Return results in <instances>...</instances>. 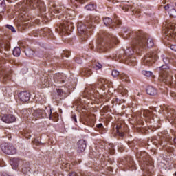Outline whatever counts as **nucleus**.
<instances>
[{
  "label": "nucleus",
  "instance_id": "f257e3e1",
  "mask_svg": "<svg viewBox=\"0 0 176 176\" xmlns=\"http://www.w3.org/2000/svg\"><path fill=\"white\" fill-rule=\"evenodd\" d=\"M155 45L153 43V38H151L149 35L144 33L142 30H138L136 32L135 37L133 39L132 45L125 52L128 58L126 60V63H129L131 65H135L137 64L134 58L130 57L133 56L134 53H138V52H142L146 47H153Z\"/></svg>",
  "mask_w": 176,
  "mask_h": 176
},
{
  "label": "nucleus",
  "instance_id": "f03ea898",
  "mask_svg": "<svg viewBox=\"0 0 176 176\" xmlns=\"http://www.w3.org/2000/svg\"><path fill=\"white\" fill-rule=\"evenodd\" d=\"M50 6L52 8V10L54 13H61V14L58 16V19L62 20L63 23L59 25L60 31L65 34H69L74 28V25L72 22H71L72 16L69 15V12L67 11L68 9L64 6H56L54 3L50 4Z\"/></svg>",
  "mask_w": 176,
  "mask_h": 176
},
{
  "label": "nucleus",
  "instance_id": "7ed1b4c3",
  "mask_svg": "<svg viewBox=\"0 0 176 176\" xmlns=\"http://www.w3.org/2000/svg\"><path fill=\"white\" fill-rule=\"evenodd\" d=\"M118 43H119L118 38L109 33L106 34L104 38L100 37L98 39V47L100 52H107Z\"/></svg>",
  "mask_w": 176,
  "mask_h": 176
},
{
  "label": "nucleus",
  "instance_id": "20e7f679",
  "mask_svg": "<svg viewBox=\"0 0 176 176\" xmlns=\"http://www.w3.org/2000/svg\"><path fill=\"white\" fill-rule=\"evenodd\" d=\"M161 57L166 65L159 67L160 75L159 79L160 82H164V83H166V85H170V83H173V79H174L173 76L170 74V67L167 66V64L170 63V58L164 54L162 55Z\"/></svg>",
  "mask_w": 176,
  "mask_h": 176
},
{
  "label": "nucleus",
  "instance_id": "39448f33",
  "mask_svg": "<svg viewBox=\"0 0 176 176\" xmlns=\"http://www.w3.org/2000/svg\"><path fill=\"white\" fill-rule=\"evenodd\" d=\"M137 157L139 159V164L142 171H146L149 173L152 168H153V165H152V159L149 157V155L145 151L138 153L137 154Z\"/></svg>",
  "mask_w": 176,
  "mask_h": 176
},
{
  "label": "nucleus",
  "instance_id": "423d86ee",
  "mask_svg": "<svg viewBox=\"0 0 176 176\" xmlns=\"http://www.w3.org/2000/svg\"><path fill=\"white\" fill-rule=\"evenodd\" d=\"M23 7L25 8L24 12L27 9H35V8H39L41 12H46L45 4L41 0H24Z\"/></svg>",
  "mask_w": 176,
  "mask_h": 176
},
{
  "label": "nucleus",
  "instance_id": "0eeeda50",
  "mask_svg": "<svg viewBox=\"0 0 176 176\" xmlns=\"http://www.w3.org/2000/svg\"><path fill=\"white\" fill-rule=\"evenodd\" d=\"M165 30L164 36L168 41H173L176 39V24L174 23L165 22L163 25Z\"/></svg>",
  "mask_w": 176,
  "mask_h": 176
},
{
  "label": "nucleus",
  "instance_id": "6e6552de",
  "mask_svg": "<svg viewBox=\"0 0 176 176\" xmlns=\"http://www.w3.org/2000/svg\"><path fill=\"white\" fill-rule=\"evenodd\" d=\"M77 30L80 41L86 42V41H87V38H89V35H90V33L87 32L86 25L82 22H79L77 25Z\"/></svg>",
  "mask_w": 176,
  "mask_h": 176
},
{
  "label": "nucleus",
  "instance_id": "1a4fd4ad",
  "mask_svg": "<svg viewBox=\"0 0 176 176\" xmlns=\"http://www.w3.org/2000/svg\"><path fill=\"white\" fill-rule=\"evenodd\" d=\"M156 60H157V54L156 52H153L145 56L142 61L144 65H152Z\"/></svg>",
  "mask_w": 176,
  "mask_h": 176
},
{
  "label": "nucleus",
  "instance_id": "9d476101",
  "mask_svg": "<svg viewBox=\"0 0 176 176\" xmlns=\"http://www.w3.org/2000/svg\"><path fill=\"white\" fill-rule=\"evenodd\" d=\"M1 150L6 155H16V148H14L12 144H3L1 146Z\"/></svg>",
  "mask_w": 176,
  "mask_h": 176
},
{
  "label": "nucleus",
  "instance_id": "9b49d317",
  "mask_svg": "<svg viewBox=\"0 0 176 176\" xmlns=\"http://www.w3.org/2000/svg\"><path fill=\"white\" fill-rule=\"evenodd\" d=\"M98 23H100L98 16H89L87 19V25L89 29L96 27V24H98Z\"/></svg>",
  "mask_w": 176,
  "mask_h": 176
},
{
  "label": "nucleus",
  "instance_id": "f8f14e48",
  "mask_svg": "<svg viewBox=\"0 0 176 176\" xmlns=\"http://www.w3.org/2000/svg\"><path fill=\"white\" fill-rule=\"evenodd\" d=\"M19 98L22 102H27L31 98V94L28 91H21L19 94Z\"/></svg>",
  "mask_w": 176,
  "mask_h": 176
},
{
  "label": "nucleus",
  "instance_id": "ddd939ff",
  "mask_svg": "<svg viewBox=\"0 0 176 176\" xmlns=\"http://www.w3.org/2000/svg\"><path fill=\"white\" fill-rule=\"evenodd\" d=\"M1 120L4 122V123H13L14 122H16V117L12 114L3 115Z\"/></svg>",
  "mask_w": 176,
  "mask_h": 176
},
{
  "label": "nucleus",
  "instance_id": "4468645a",
  "mask_svg": "<svg viewBox=\"0 0 176 176\" xmlns=\"http://www.w3.org/2000/svg\"><path fill=\"white\" fill-rule=\"evenodd\" d=\"M54 82L58 85H60V83H64V82H65V76L60 73L55 74L54 76Z\"/></svg>",
  "mask_w": 176,
  "mask_h": 176
},
{
  "label": "nucleus",
  "instance_id": "2eb2a0df",
  "mask_svg": "<svg viewBox=\"0 0 176 176\" xmlns=\"http://www.w3.org/2000/svg\"><path fill=\"white\" fill-rule=\"evenodd\" d=\"M47 115V113H46V111H45V110H42L41 109H38L37 110H35L33 113V116H34V118H38V119L41 118H45V116H46Z\"/></svg>",
  "mask_w": 176,
  "mask_h": 176
},
{
  "label": "nucleus",
  "instance_id": "dca6fc26",
  "mask_svg": "<svg viewBox=\"0 0 176 176\" xmlns=\"http://www.w3.org/2000/svg\"><path fill=\"white\" fill-rule=\"evenodd\" d=\"M20 163H23V161L19 158H12L10 161V164L13 170H17L19 168V165Z\"/></svg>",
  "mask_w": 176,
  "mask_h": 176
},
{
  "label": "nucleus",
  "instance_id": "f3484780",
  "mask_svg": "<svg viewBox=\"0 0 176 176\" xmlns=\"http://www.w3.org/2000/svg\"><path fill=\"white\" fill-rule=\"evenodd\" d=\"M126 162H127V166L129 170H131L132 171L134 170H137V167L135 166V163L134 162V160H133V158L128 157L126 160Z\"/></svg>",
  "mask_w": 176,
  "mask_h": 176
},
{
  "label": "nucleus",
  "instance_id": "a211bd4d",
  "mask_svg": "<svg viewBox=\"0 0 176 176\" xmlns=\"http://www.w3.org/2000/svg\"><path fill=\"white\" fill-rule=\"evenodd\" d=\"M78 152H85L86 149V141L80 140L78 142Z\"/></svg>",
  "mask_w": 176,
  "mask_h": 176
},
{
  "label": "nucleus",
  "instance_id": "6ab92c4d",
  "mask_svg": "<svg viewBox=\"0 0 176 176\" xmlns=\"http://www.w3.org/2000/svg\"><path fill=\"white\" fill-rule=\"evenodd\" d=\"M104 23L105 24L106 27H110V28H113L115 25L112 22V19L109 17H106L103 19Z\"/></svg>",
  "mask_w": 176,
  "mask_h": 176
},
{
  "label": "nucleus",
  "instance_id": "aec40b11",
  "mask_svg": "<svg viewBox=\"0 0 176 176\" xmlns=\"http://www.w3.org/2000/svg\"><path fill=\"white\" fill-rule=\"evenodd\" d=\"M30 170H31L30 162H24L22 165V173H23V174H27Z\"/></svg>",
  "mask_w": 176,
  "mask_h": 176
},
{
  "label": "nucleus",
  "instance_id": "412c9836",
  "mask_svg": "<svg viewBox=\"0 0 176 176\" xmlns=\"http://www.w3.org/2000/svg\"><path fill=\"white\" fill-rule=\"evenodd\" d=\"M146 93L147 94H149V96H155V94H157V91L155 89V87L148 86L146 89Z\"/></svg>",
  "mask_w": 176,
  "mask_h": 176
},
{
  "label": "nucleus",
  "instance_id": "4be33fe9",
  "mask_svg": "<svg viewBox=\"0 0 176 176\" xmlns=\"http://www.w3.org/2000/svg\"><path fill=\"white\" fill-rule=\"evenodd\" d=\"M91 74H93V72L91 71V69H90V68H85L81 72L82 76L89 77V76H90V75H91Z\"/></svg>",
  "mask_w": 176,
  "mask_h": 176
},
{
  "label": "nucleus",
  "instance_id": "5701e85b",
  "mask_svg": "<svg viewBox=\"0 0 176 176\" xmlns=\"http://www.w3.org/2000/svg\"><path fill=\"white\" fill-rule=\"evenodd\" d=\"M9 79H10V77H9L6 73H4L3 72H1L0 82L5 83V82H6V80H9Z\"/></svg>",
  "mask_w": 176,
  "mask_h": 176
},
{
  "label": "nucleus",
  "instance_id": "b1692460",
  "mask_svg": "<svg viewBox=\"0 0 176 176\" xmlns=\"http://www.w3.org/2000/svg\"><path fill=\"white\" fill-rule=\"evenodd\" d=\"M56 91H57V94H58V97H60V100H63L67 97L65 92H64V91H63V89H57Z\"/></svg>",
  "mask_w": 176,
  "mask_h": 176
},
{
  "label": "nucleus",
  "instance_id": "393cba45",
  "mask_svg": "<svg viewBox=\"0 0 176 176\" xmlns=\"http://www.w3.org/2000/svg\"><path fill=\"white\" fill-rule=\"evenodd\" d=\"M120 79H121L122 82H126V83H130V78L124 73L120 74Z\"/></svg>",
  "mask_w": 176,
  "mask_h": 176
},
{
  "label": "nucleus",
  "instance_id": "a878e982",
  "mask_svg": "<svg viewBox=\"0 0 176 176\" xmlns=\"http://www.w3.org/2000/svg\"><path fill=\"white\" fill-rule=\"evenodd\" d=\"M20 54H21V50L20 49V47H14L13 50V56H14V57H19Z\"/></svg>",
  "mask_w": 176,
  "mask_h": 176
},
{
  "label": "nucleus",
  "instance_id": "bb28decb",
  "mask_svg": "<svg viewBox=\"0 0 176 176\" xmlns=\"http://www.w3.org/2000/svg\"><path fill=\"white\" fill-rule=\"evenodd\" d=\"M6 9V3H5V0H0V13H3Z\"/></svg>",
  "mask_w": 176,
  "mask_h": 176
},
{
  "label": "nucleus",
  "instance_id": "cd10ccee",
  "mask_svg": "<svg viewBox=\"0 0 176 176\" xmlns=\"http://www.w3.org/2000/svg\"><path fill=\"white\" fill-rule=\"evenodd\" d=\"M25 54L28 57H34V54H35V52L31 49H26L25 50Z\"/></svg>",
  "mask_w": 176,
  "mask_h": 176
},
{
  "label": "nucleus",
  "instance_id": "c85d7f7f",
  "mask_svg": "<svg viewBox=\"0 0 176 176\" xmlns=\"http://www.w3.org/2000/svg\"><path fill=\"white\" fill-rule=\"evenodd\" d=\"M124 34H122V36L124 39L127 38V37L131 34V30L129 28H126L124 30Z\"/></svg>",
  "mask_w": 176,
  "mask_h": 176
},
{
  "label": "nucleus",
  "instance_id": "c756f323",
  "mask_svg": "<svg viewBox=\"0 0 176 176\" xmlns=\"http://www.w3.org/2000/svg\"><path fill=\"white\" fill-rule=\"evenodd\" d=\"M143 116L144 118H148V119H151V118H152V112L149 111L148 110H144L143 111Z\"/></svg>",
  "mask_w": 176,
  "mask_h": 176
},
{
  "label": "nucleus",
  "instance_id": "7c9ffc66",
  "mask_svg": "<svg viewBox=\"0 0 176 176\" xmlns=\"http://www.w3.org/2000/svg\"><path fill=\"white\" fill-rule=\"evenodd\" d=\"M112 102H113V104H115L116 105H118V104L120 105L122 102H124V100H119V98H116L113 99Z\"/></svg>",
  "mask_w": 176,
  "mask_h": 176
},
{
  "label": "nucleus",
  "instance_id": "2f4dec72",
  "mask_svg": "<svg viewBox=\"0 0 176 176\" xmlns=\"http://www.w3.org/2000/svg\"><path fill=\"white\" fill-rule=\"evenodd\" d=\"M85 10H89V11L94 10V9H96V6H94V3L89 4L85 7Z\"/></svg>",
  "mask_w": 176,
  "mask_h": 176
},
{
  "label": "nucleus",
  "instance_id": "473e14b6",
  "mask_svg": "<svg viewBox=\"0 0 176 176\" xmlns=\"http://www.w3.org/2000/svg\"><path fill=\"white\" fill-rule=\"evenodd\" d=\"M116 130H117V133H118V135H120V137H123V135H124V133H123V131H122L121 126L118 125L116 127Z\"/></svg>",
  "mask_w": 176,
  "mask_h": 176
},
{
  "label": "nucleus",
  "instance_id": "72a5a7b5",
  "mask_svg": "<svg viewBox=\"0 0 176 176\" xmlns=\"http://www.w3.org/2000/svg\"><path fill=\"white\" fill-rule=\"evenodd\" d=\"M94 68H96V69H100V68H102V65L98 62H95L93 64Z\"/></svg>",
  "mask_w": 176,
  "mask_h": 176
},
{
  "label": "nucleus",
  "instance_id": "f704fd0d",
  "mask_svg": "<svg viewBox=\"0 0 176 176\" xmlns=\"http://www.w3.org/2000/svg\"><path fill=\"white\" fill-rule=\"evenodd\" d=\"M50 83V81H49V78L45 77L44 78L43 82V87H49V85H49Z\"/></svg>",
  "mask_w": 176,
  "mask_h": 176
},
{
  "label": "nucleus",
  "instance_id": "c9c22d12",
  "mask_svg": "<svg viewBox=\"0 0 176 176\" xmlns=\"http://www.w3.org/2000/svg\"><path fill=\"white\" fill-rule=\"evenodd\" d=\"M71 56V51L69 50H64L62 53L63 57H69Z\"/></svg>",
  "mask_w": 176,
  "mask_h": 176
},
{
  "label": "nucleus",
  "instance_id": "e433bc0d",
  "mask_svg": "<svg viewBox=\"0 0 176 176\" xmlns=\"http://www.w3.org/2000/svg\"><path fill=\"white\" fill-rule=\"evenodd\" d=\"M114 24H116L117 25H122V21H120V19H119V17H118L117 16H115Z\"/></svg>",
  "mask_w": 176,
  "mask_h": 176
},
{
  "label": "nucleus",
  "instance_id": "4c0bfd02",
  "mask_svg": "<svg viewBox=\"0 0 176 176\" xmlns=\"http://www.w3.org/2000/svg\"><path fill=\"white\" fill-rule=\"evenodd\" d=\"M168 14L171 17H175L176 16V10H175V9L173 8V9L170 10L169 12H168Z\"/></svg>",
  "mask_w": 176,
  "mask_h": 176
},
{
  "label": "nucleus",
  "instance_id": "58836bf2",
  "mask_svg": "<svg viewBox=\"0 0 176 176\" xmlns=\"http://www.w3.org/2000/svg\"><path fill=\"white\" fill-rule=\"evenodd\" d=\"M142 73L144 76L150 77L152 75V72L151 71H146V70H143L142 71Z\"/></svg>",
  "mask_w": 176,
  "mask_h": 176
},
{
  "label": "nucleus",
  "instance_id": "ea45409f",
  "mask_svg": "<svg viewBox=\"0 0 176 176\" xmlns=\"http://www.w3.org/2000/svg\"><path fill=\"white\" fill-rule=\"evenodd\" d=\"M111 75L113 76V78H118L120 75V72L118 70H113Z\"/></svg>",
  "mask_w": 176,
  "mask_h": 176
},
{
  "label": "nucleus",
  "instance_id": "a19ab883",
  "mask_svg": "<svg viewBox=\"0 0 176 176\" xmlns=\"http://www.w3.org/2000/svg\"><path fill=\"white\" fill-rule=\"evenodd\" d=\"M6 28H8V30H11L12 32H16V30L14 29V28L10 25H6Z\"/></svg>",
  "mask_w": 176,
  "mask_h": 176
},
{
  "label": "nucleus",
  "instance_id": "79ce46f5",
  "mask_svg": "<svg viewBox=\"0 0 176 176\" xmlns=\"http://www.w3.org/2000/svg\"><path fill=\"white\" fill-rule=\"evenodd\" d=\"M72 119L74 120V123H78V120L76 119V115H72Z\"/></svg>",
  "mask_w": 176,
  "mask_h": 176
},
{
  "label": "nucleus",
  "instance_id": "37998d69",
  "mask_svg": "<svg viewBox=\"0 0 176 176\" xmlns=\"http://www.w3.org/2000/svg\"><path fill=\"white\" fill-rule=\"evenodd\" d=\"M3 47H6V50H10V44L7 43L6 45H3Z\"/></svg>",
  "mask_w": 176,
  "mask_h": 176
},
{
  "label": "nucleus",
  "instance_id": "c03bdc74",
  "mask_svg": "<svg viewBox=\"0 0 176 176\" xmlns=\"http://www.w3.org/2000/svg\"><path fill=\"white\" fill-rule=\"evenodd\" d=\"M76 63H77V64H82V59L79 58H76Z\"/></svg>",
  "mask_w": 176,
  "mask_h": 176
},
{
  "label": "nucleus",
  "instance_id": "a18cd8bd",
  "mask_svg": "<svg viewBox=\"0 0 176 176\" xmlns=\"http://www.w3.org/2000/svg\"><path fill=\"white\" fill-rule=\"evenodd\" d=\"M170 47L171 50H173V52H176V45H171Z\"/></svg>",
  "mask_w": 176,
  "mask_h": 176
},
{
  "label": "nucleus",
  "instance_id": "49530a36",
  "mask_svg": "<svg viewBox=\"0 0 176 176\" xmlns=\"http://www.w3.org/2000/svg\"><path fill=\"white\" fill-rule=\"evenodd\" d=\"M34 144H36V145H41V141H39L38 139H34Z\"/></svg>",
  "mask_w": 176,
  "mask_h": 176
},
{
  "label": "nucleus",
  "instance_id": "de8ad7c7",
  "mask_svg": "<svg viewBox=\"0 0 176 176\" xmlns=\"http://www.w3.org/2000/svg\"><path fill=\"white\" fill-rule=\"evenodd\" d=\"M127 93H129V91H127L126 89H124L123 91L121 92V94H122V96H126Z\"/></svg>",
  "mask_w": 176,
  "mask_h": 176
},
{
  "label": "nucleus",
  "instance_id": "09e8293b",
  "mask_svg": "<svg viewBox=\"0 0 176 176\" xmlns=\"http://www.w3.org/2000/svg\"><path fill=\"white\" fill-rule=\"evenodd\" d=\"M17 28H18L19 31H21V30L23 28V25L22 24H18L17 25Z\"/></svg>",
  "mask_w": 176,
  "mask_h": 176
},
{
  "label": "nucleus",
  "instance_id": "8fccbe9b",
  "mask_svg": "<svg viewBox=\"0 0 176 176\" xmlns=\"http://www.w3.org/2000/svg\"><path fill=\"white\" fill-rule=\"evenodd\" d=\"M164 8L165 10H168V9H170V5L168 4L167 6H164Z\"/></svg>",
  "mask_w": 176,
  "mask_h": 176
},
{
  "label": "nucleus",
  "instance_id": "3c124183",
  "mask_svg": "<svg viewBox=\"0 0 176 176\" xmlns=\"http://www.w3.org/2000/svg\"><path fill=\"white\" fill-rule=\"evenodd\" d=\"M48 114L50 115V119H52V109H50Z\"/></svg>",
  "mask_w": 176,
  "mask_h": 176
},
{
  "label": "nucleus",
  "instance_id": "603ef678",
  "mask_svg": "<svg viewBox=\"0 0 176 176\" xmlns=\"http://www.w3.org/2000/svg\"><path fill=\"white\" fill-rule=\"evenodd\" d=\"M96 127H98V129H101V127H102V124H98Z\"/></svg>",
  "mask_w": 176,
  "mask_h": 176
},
{
  "label": "nucleus",
  "instance_id": "864d4df0",
  "mask_svg": "<svg viewBox=\"0 0 176 176\" xmlns=\"http://www.w3.org/2000/svg\"><path fill=\"white\" fill-rule=\"evenodd\" d=\"M171 113H173V112H171V111L168 112V118H171Z\"/></svg>",
  "mask_w": 176,
  "mask_h": 176
},
{
  "label": "nucleus",
  "instance_id": "5fc2aeb1",
  "mask_svg": "<svg viewBox=\"0 0 176 176\" xmlns=\"http://www.w3.org/2000/svg\"><path fill=\"white\" fill-rule=\"evenodd\" d=\"M16 1L17 0H7L8 2H11V3L16 2Z\"/></svg>",
  "mask_w": 176,
  "mask_h": 176
},
{
  "label": "nucleus",
  "instance_id": "6e6d98bb",
  "mask_svg": "<svg viewBox=\"0 0 176 176\" xmlns=\"http://www.w3.org/2000/svg\"><path fill=\"white\" fill-rule=\"evenodd\" d=\"M163 138H166V140H168V135H164V136H163Z\"/></svg>",
  "mask_w": 176,
  "mask_h": 176
},
{
  "label": "nucleus",
  "instance_id": "4d7b16f0",
  "mask_svg": "<svg viewBox=\"0 0 176 176\" xmlns=\"http://www.w3.org/2000/svg\"><path fill=\"white\" fill-rule=\"evenodd\" d=\"M166 0H164V1H162V3H163L164 5H166Z\"/></svg>",
  "mask_w": 176,
  "mask_h": 176
},
{
  "label": "nucleus",
  "instance_id": "13d9d810",
  "mask_svg": "<svg viewBox=\"0 0 176 176\" xmlns=\"http://www.w3.org/2000/svg\"><path fill=\"white\" fill-rule=\"evenodd\" d=\"M109 171H112V167L109 168Z\"/></svg>",
  "mask_w": 176,
  "mask_h": 176
},
{
  "label": "nucleus",
  "instance_id": "bf43d9fd",
  "mask_svg": "<svg viewBox=\"0 0 176 176\" xmlns=\"http://www.w3.org/2000/svg\"><path fill=\"white\" fill-rule=\"evenodd\" d=\"M21 16H22V17H24V14H23V12H21Z\"/></svg>",
  "mask_w": 176,
  "mask_h": 176
},
{
  "label": "nucleus",
  "instance_id": "052dcab7",
  "mask_svg": "<svg viewBox=\"0 0 176 176\" xmlns=\"http://www.w3.org/2000/svg\"><path fill=\"white\" fill-rule=\"evenodd\" d=\"M1 19H2V15L0 14V20H1Z\"/></svg>",
  "mask_w": 176,
  "mask_h": 176
},
{
  "label": "nucleus",
  "instance_id": "680f3d73",
  "mask_svg": "<svg viewBox=\"0 0 176 176\" xmlns=\"http://www.w3.org/2000/svg\"><path fill=\"white\" fill-rule=\"evenodd\" d=\"M87 90H89V88H87L86 90H85V91H87Z\"/></svg>",
  "mask_w": 176,
  "mask_h": 176
},
{
  "label": "nucleus",
  "instance_id": "e2e57ef3",
  "mask_svg": "<svg viewBox=\"0 0 176 176\" xmlns=\"http://www.w3.org/2000/svg\"><path fill=\"white\" fill-rule=\"evenodd\" d=\"M88 94H91V92H88Z\"/></svg>",
  "mask_w": 176,
  "mask_h": 176
},
{
  "label": "nucleus",
  "instance_id": "0e129e2a",
  "mask_svg": "<svg viewBox=\"0 0 176 176\" xmlns=\"http://www.w3.org/2000/svg\"><path fill=\"white\" fill-rule=\"evenodd\" d=\"M45 32V30H41V32Z\"/></svg>",
  "mask_w": 176,
  "mask_h": 176
},
{
  "label": "nucleus",
  "instance_id": "69168bd1",
  "mask_svg": "<svg viewBox=\"0 0 176 176\" xmlns=\"http://www.w3.org/2000/svg\"><path fill=\"white\" fill-rule=\"evenodd\" d=\"M6 57H9V55L6 54Z\"/></svg>",
  "mask_w": 176,
  "mask_h": 176
},
{
  "label": "nucleus",
  "instance_id": "338daca9",
  "mask_svg": "<svg viewBox=\"0 0 176 176\" xmlns=\"http://www.w3.org/2000/svg\"><path fill=\"white\" fill-rule=\"evenodd\" d=\"M171 96H172V97H173V96H174V94H172V95H171Z\"/></svg>",
  "mask_w": 176,
  "mask_h": 176
},
{
  "label": "nucleus",
  "instance_id": "774afa93",
  "mask_svg": "<svg viewBox=\"0 0 176 176\" xmlns=\"http://www.w3.org/2000/svg\"><path fill=\"white\" fill-rule=\"evenodd\" d=\"M175 175L176 176V172H175Z\"/></svg>",
  "mask_w": 176,
  "mask_h": 176
}]
</instances>
